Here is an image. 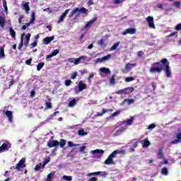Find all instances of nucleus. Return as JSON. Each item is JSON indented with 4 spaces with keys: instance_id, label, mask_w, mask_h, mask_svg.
I'll return each mask as SVG.
<instances>
[{
    "instance_id": "obj_41",
    "label": "nucleus",
    "mask_w": 181,
    "mask_h": 181,
    "mask_svg": "<svg viewBox=\"0 0 181 181\" xmlns=\"http://www.w3.org/2000/svg\"><path fill=\"white\" fill-rule=\"evenodd\" d=\"M62 179H64V180L71 181L73 180V177L69 175H64L62 177Z\"/></svg>"
},
{
    "instance_id": "obj_5",
    "label": "nucleus",
    "mask_w": 181,
    "mask_h": 181,
    "mask_svg": "<svg viewBox=\"0 0 181 181\" xmlns=\"http://www.w3.org/2000/svg\"><path fill=\"white\" fill-rule=\"evenodd\" d=\"M135 89L134 88V87H128L124 89H122L116 91V94H125V95H128V94H131V93H133V91Z\"/></svg>"
},
{
    "instance_id": "obj_58",
    "label": "nucleus",
    "mask_w": 181,
    "mask_h": 181,
    "mask_svg": "<svg viewBox=\"0 0 181 181\" xmlns=\"http://www.w3.org/2000/svg\"><path fill=\"white\" fill-rule=\"evenodd\" d=\"M46 181H52V173L47 175Z\"/></svg>"
},
{
    "instance_id": "obj_54",
    "label": "nucleus",
    "mask_w": 181,
    "mask_h": 181,
    "mask_svg": "<svg viewBox=\"0 0 181 181\" xmlns=\"http://www.w3.org/2000/svg\"><path fill=\"white\" fill-rule=\"evenodd\" d=\"M175 30H181V23L177 24V25L175 27Z\"/></svg>"
},
{
    "instance_id": "obj_34",
    "label": "nucleus",
    "mask_w": 181,
    "mask_h": 181,
    "mask_svg": "<svg viewBox=\"0 0 181 181\" xmlns=\"http://www.w3.org/2000/svg\"><path fill=\"white\" fill-rule=\"evenodd\" d=\"M68 146L69 148H74L76 146H80V144H74L73 141H68Z\"/></svg>"
},
{
    "instance_id": "obj_64",
    "label": "nucleus",
    "mask_w": 181,
    "mask_h": 181,
    "mask_svg": "<svg viewBox=\"0 0 181 181\" xmlns=\"http://www.w3.org/2000/svg\"><path fill=\"white\" fill-rule=\"evenodd\" d=\"M177 139L178 141H181V132L177 134Z\"/></svg>"
},
{
    "instance_id": "obj_8",
    "label": "nucleus",
    "mask_w": 181,
    "mask_h": 181,
    "mask_svg": "<svg viewBox=\"0 0 181 181\" xmlns=\"http://www.w3.org/2000/svg\"><path fill=\"white\" fill-rule=\"evenodd\" d=\"M135 33H136V29L131 28H127L124 31L122 32V35H123V36H125V35H135Z\"/></svg>"
},
{
    "instance_id": "obj_1",
    "label": "nucleus",
    "mask_w": 181,
    "mask_h": 181,
    "mask_svg": "<svg viewBox=\"0 0 181 181\" xmlns=\"http://www.w3.org/2000/svg\"><path fill=\"white\" fill-rule=\"evenodd\" d=\"M163 70H165L166 77L169 78L172 76V70H170L169 62L166 58L153 63L151 69H149V73H151V74H155V73L160 74V72Z\"/></svg>"
},
{
    "instance_id": "obj_18",
    "label": "nucleus",
    "mask_w": 181,
    "mask_h": 181,
    "mask_svg": "<svg viewBox=\"0 0 181 181\" xmlns=\"http://www.w3.org/2000/svg\"><path fill=\"white\" fill-rule=\"evenodd\" d=\"M125 132V128L120 127L115 134L114 136H119V135L122 134Z\"/></svg>"
},
{
    "instance_id": "obj_10",
    "label": "nucleus",
    "mask_w": 181,
    "mask_h": 181,
    "mask_svg": "<svg viewBox=\"0 0 181 181\" xmlns=\"http://www.w3.org/2000/svg\"><path fill=\"white\" fill-rule=\"evenodd\" d=\"M146 21L148 23L149 28H151V29H155V23H153V17L148 16L146 18Z\"/></svg>"
},
{
    "instance_id": "obj_33",
    "label": "nucleus",
    "mask_w": 181,
    "mask_h": 181,
    "mask_svg": "<svg viewBox=\"0 0 181 181\" xmlns=\"http://www.w3.org/2000/svg\"><path fill=\"white\" fill-rule=\"evenodd\" d=\"M66 142L67 141L66 140H64V139H60V141L59 142V145L60 148H64Z\"/></svg>"
},
{
    "instance_id": "obj_24",
    "label": "nucleus",
    "mask_w": 181,
    "mask_h": 181,
    "mask_svg": "<svg viewBox=\"0 0 181 181\" xmlns=\"http://www.w3.org/2000/svg\"><path fill=\"white\" fill-rule=\"evenodd\" d=\"M122 124H125L127 126L132 125V124H134V117H131L129 119L125 120Z\"/></svg>"
},
{
    "instance_id": "obj_44",
    "label": "nucleus",
    "mask_w": 181,
    "mask_h": 181,
    "mask_svg": "<svg viewBox=\"0 0 181 181\" xmlns=\"http://www.w3.org/2000/svg\"><path fill=\"white\" fill-rule=\"evenodd\" d=\"M77 76H78V74L77 73V71H75L73 74H71V80H74L77 77Z\"/></svg>"
},
{
    "instance_id": "obj_50",
    "label": "nucleus",
    "mask_w": 181,
    "mask_h": 181,
    "mask_svg": "<svg viewBox=\"0 0 181 181\" xmlns=\"http://www.w3.org/2000/svg\"><path fill=\"white\" fill-rule=\"evenodd\" d=\"M65 86H66V87H69V86H71V80H70V79L66 80Z\"/></svg>"
},
{
    "instance_id": "obj_30",
    "label": "nucleus",
    "mask_w": 181,
    "mask_h": 181,
    "mask_svg": "<svg viewBox=\"0 0 181 181\" xmlns=\"http://www.w3.org/2000/svg\"><path fill=\"white\" fill-rule=\"evenodd\" d=\"M0 28H5V18L0 16Z\"/></svg>"
},
{
    "instance_id": "obj_31",
    "label": "nucleus",
    "mask_w": 181,
    "mask_h": 181,
    "mask_svg": "<svg viewBox=\"0 0 181 181\" xmlns=\"http://www.w3.org/2000/svg\"><path fill=\"white\" fill-rule=\"evenodd\" d=\"M121 111L122 110H117L116 112H113L109 117L110 119H111V118H114V117H117V115H119V114H121Z\"/></svg>"
},
{
    "instance_id": "obj_43",
    "label": "nucleus",
    "mask_w": 181,
    "mask_h": 181,
    "mask_svg": "<svg viewBox=\"0 0 181 181\" xmlns=\"http://www.w3.org/2000/svg\"><path fill=\"white\" fill-rule=\"evenodd\" d=\"M110 59H111V54H107L105 57H103L101 60L102 62H105V60H110Z\"/></svg>"
},
{
    "instance_id": "obj_42",
    "label": "nucleus",
    "mask_w": 181,
    "mask_h": 181,
    "mask_svg": "<svg viewBox=\"0 0 181 181\" xmlns=\"http://www.w3.org/2000/svg\"><path fill=\"white\" fill-rule=\"evenodd\" d=\"M42 165L43 164H42V163H40L39 164H37L35 167V170H36V172L39 171V170L41 169Z\"/></svg>"
},
{
    "instance_id": "obj_13",
    "label": "nucleus",
    "mask_w": 181,
    "mask_h": 181,
    "mask_svg": "<svg viewBox=\"0 0 181 181\" xmlns=\"http://www.w3.org/2000/svg\"><path fill=\"white\" fill-rule=\"evenodd\" d=\"M112 109H103L102 112H98L96 115H95V117H103V115L106 112H112Z\"/></svg>"
},
{
    "instance_id": "obj_12",
    "label": "nucleus",
    "mask_w": 181,
    "mask_h": 181,
    "mask_svg": "<svg viewBox=\"0 0 181 181\" xmlns=\"http://www.w3.org/2000/svg\"><path fill=\"white\" fill-rule=\"evenodd\" d=\"M78 92L81 93L83 90H86V88H87V84L84 83L83 81H80L78 85Z\"/></svg>"
},
{
    "instance_id": "obj_16",
    "label": "nucleus",
    "mask_w": 181,
    "mask_h": 181,
    "mask_svg": "<svg viewBox=\"0 0 181 181\" xmlns=\"http://www.w3.org/2000/svg\"><path fill=\"white\" fill-rule=\"evenodd\" d=\"M105 165H115V163L114 162V160L109 156L107 158L104 162Z\"/></svg>"
},
{
    "instance_id": "obj_59",
    "label": "nucleus",
    "mask_w": 181,
    "mask_h": 181,
    "mask_svg": "<svg viewBox=\"0 0 181 181\" xmlns=\"http://www.w3.org/2000/svg\"><path fill=\"white\" fill-rule=\"evenodd\" d=\"M25 39L28 42H30V33H28L25 36Z\"/></svg>"
},
{
    "instance_id": "obj_63",
    "label": "nucleus",
    "mask_w": 181,
    "mask_h": 181,
    "mask_svg": "<svg viewBox=\"0 0 181 181\" xmlns=\"http://www.w3.org/2000/svg\"><path fill=\"white\" fill-rule=\"evenodd\" d=\"M84 151H86V146H83L80 148V152H82L83 153H84Z\"/></svg>"
},
{
    "instance_id": "obj_6",
    "label": "nucleus",
    "mask_w": 181,
    "mask_h": 181,
    "mask_svg": "<svg viewBox=\"0 0 181 181\" xmlns=\"http://www.w3.org/2000/svg\"><path fill=\"white\" fill-rule=\"evenodd\" d=\"M23 168H26V158H23L16 165V170H21Z\"/></svg>"
},
{
    "instance_id": "obj_60",
    "label": "nucleus",
    "mask_w": 181,
    "mask_h": 181,
    "mask_svg": "<svg viewBox=\"0 0 181 181\" xmlns=\"http://www.w3.org/2000/svg\"><path fill=\"white\" fill-rule=\"evenodd\" d=\"M88 181H98V178H97L96 177H92L89 179Z\"/></svg>"
},
{
    "instance_id": "obj_9",
    "label": "nucleus",
    "mask_w": 181,
    "mask_h": 181,
    "mask_svg": "<svg viewBox=\"0 0 181 181\" xmlns=\"http://www.w3.org/2000/svg\"><path fill=\"white\" fill-rule=\"evenodd\" d=\"M98 18L95 17L92 19H90L89 21L87 22L86 25L84 27V29H86V30H88V29H90V28H91V26H93V23H94V22H95L97 21Z\"/></svg>"
},
{
    "instance_id": "obj_2",
    "label": "nucleus",
    "mask_w": 181,
    "mask_h": 181,
    "mask_svg": "<svg viewBox=\"0 0 181 181\" xmlns=\"http://www.w3.org/2000/svg\"><path fill=\"white\" fill-rule=\"evenodd\" d=\"M87 59V57L86 56H81L78 58L74 59V58H68L67 61L69 63H74L75 66H77V64H80V63H84L86 62V59Z\"/></svg>"
},
{
    "instance_id": "obj_15",
    "label": "nucleus",
    "mask_w": 181,
    "mask_h": 181,
    "mask_svg": "<svg viewBox=\"0 0 181 181\" xmlns=\"http://www.w3.org/2000/svg\"><path fill=\"white\" fill-rule=\"evenodd\" d=\"M5 115L6 117H8V121L10 122H12L13 121V115H12V111L11 110H7L5 112Z\"/></svg>"
},
{
    "instance_id": "obj_3",
    "label": "nucleus",
    "mask_w": 181,
    "mask_h": 181,
    "mask_svg": "<svg viewBox=\"0 0 181 181\" xmlns=\"http://www.w3.org/2000/svg\"><path fill=\"white\" fill-rule=\"evenodd\" d=\"M11 146L12 144L9 141H5L0 146V153L8 152V151L11 149Z\"/></svg>"
},
{
    "instance_id": "obj_48",
    "label": "nucleus",
    "mask_w": 181,
    "mask_h": 181,
    "mask_svg": "<svg viewBox=\"0 0 181 181\" xmlns=\"http://www.w3.org/2000/svg\"><path fill=\"white\" fill-rule=\"evenodd\" d=\"M75 104H76V99H73L69 102V107H74Z\"/></svg>"
},
{
    "instance_id": "obj_61",
    "label": "nucleus",
    "mask_w": 181,
    "mask_h": 181,
    "mask_svg": "<svg viewBox=\"0 0 181 181\" xmlns=\"http://www.w3.org/2000/svg\"><path fill=\"white\" fill-rule=\"evenodd\" d=\"M115 4L118 5L119 4H122V0H115Z\"/></svg>"
},
{
    "instance_id": "obj_35",
    "label": "nucleus",
    "mask_w": 181,
    "mask_h": 181,
    "mask_svg": "<svg viewBox=\"0 0 181 181\" xmlns=\"http://www.w3.org/2000/svg\"><path fill=\"white\" fill-rule=\"evenodd\" d=\"M45 66V63L44 62H40L37 65V71H40V70H42V69H43V66Z\"/></svg>"
},
{
    "instance_id": "obj_47",
    "label": "nucleus",
    "mask_w": 181,
    "mask_h": 181,
    "mask_svg": "<svg viewBox=\"0 0 181 181\" xmlns=\"http://www.w3.org/2000/svg\"><path fill=\"white\" fill-rule=\"evenodd\" d=\"M97 175H101V172L98 171V172L90 173L88 174V176H96Z\"/></svg>"
},
{
    "instance_id": "obj_20",
    "label": "nucleus",
    "mask_w": 181,
    "mask_h": 181,
    "mask_svg": "<svg viewBox=\"0 0 181 181\" xmlns=\"http://www.w3.org/2000/svg\"><path fill=\"white\" fill-rule=\"evenodd\" d=\"M141 144L143 148H148V146H149L151 145V141H149V140H148V139H145L144 141L142 140L141 141Z\"/></svg>"
},
{
    "instance_id": "obj_28",
    "label": "nucleus",
    "mask_w": 181,
    "mask_h": 181,
    "mask_svg": "<svg viewBox=\"0 0 181 181\" xmlns=\"http://www.w3.org/2000/svg\"><path fill=\"white\" fill-rule=\"evenodd\" d=\"M50 162V157H47L45 158L42 165V169H45V167L47 165V163Z\"/></svg>"
},
{
    "instance_id": "obj_37",
    "label": "nucleus",
    "mask_w": 181,
    "mask_h": 181,
    "mask_svg": "<svg viewBox=\"0 0 181 181\" xmlns=\"http://www.w3.org/2000/svg\"><path fill=\"white\" fill-rule=\"evenodd\" d=\"M78 135L80 136H84V135H87V132H84L83 129H81L78 130Z\"/></svg>"
},
{
    "instance_id": "obj_62",
    "label": "nucleus",
    "mask_w": 181,
    "mask_h": 181,
    "mask_svg": "<svg viewBox=\"0 0 181 181\" xmlns=\"http://www.w3.org/2000/svg\"><path fill=\"white\" fill-rule=\"evenodd\" d=\"M143 55H144V52H142V51H139L138 52V57H142Z\"/></svg>"
},
{
    "instance_id": "obj_21",
    "label": "nucleus",
    "mask_w": 181,
    "mask_h": 181,
    "mask_svg": "<svg viewBox=\"0 0 181 181\" xmlns=\"http://www.w3.org/2000/svg\"><path fill=\"white\" fill-rule=\"evenodd\" d=\"M100 73H103L104 74H110L111 71L109 68L103 67L100 69Z\"/></svg>"
},
{
    "instance_id": "obj_11",
    "label": "nucleus",
    "mask_w": 181,
    "mask_h": 181,
    "mask_svg": "<svg viewBox=\"0 0 181 181\" xmlns=\"http://www.w3.org/2000/svg\"><path fill=\"white\" fill-rule=\"evenodd\" d=\"M70 11V8L65 10V11L62 13V16H60L59 18L57 21V23H62L63 21H64V18H66L67 13H69V11Z\"/></svg>"
},
{
    "instance_id": "obj_32",
    "label": "nucleus",
    "mask_w": 181,
    "mask_h": 181,
    "mask_svg": "<svg viewBox=\"0 0 181 181\" xmlns=\"http://www.w3.org/2000/svg\"><path fill=\"white\" fill-rule=\"evenodd\" d=\"M161 174L164 175V176H168V175H169V170H168V168L166 167L162 168Z\"/></svg>"
},
{
    "instance_id": "obj_23",
    "label": "nucleus",
    "mask_w": 181,
    "mask_h": 181,
    "mask_svg": "<svg viewBox=\"0 0 181 181\" xmlns=\"http://www.w3.org/2000/svg\"><path fill=\"white\" fill-rule=\"evenodd\" d=\"M118 153H121V151H119V150H115L110 155H109V156L112 159H114V158L117 157V155H118Z\"/></svg>"
},
{
    "instance_id": "obj_14",
    "label": "nucleus",
    "mask_w": 181,
    "mask_h": 181,
    "mask_svg": "<svg viewBox=\"0 0 181 181\" xmlns=\"http://www.w3.org/2000/svg\"><path fill=\"white\" fill-rule=\"evenodd\" d=\"M59 141L57 140H52L47 142V146L49 148H53V146H57L59 145Z\"/></svg>"
},
{
    "instance_id": "obj_46",
    "label": "nucleus",
    "mask_w": 181,
    "mask_h": 181,
    "mask_svg": "<svg viewBox=\"0 0 181 181\" xmlns=\"http://www.w3.org/2000/svg\"><path fill=\"white\" fill-rule=\"evenodd\" d=\"M173 6H175V8H180L181 3H180V1H175V2L173 3Z\"/></svg>"
},
{
    "instance_id": "obj_36",
    "label": "nucleus",
    "mask_w": 181,
    "mask_h": 181,
    "mask_svg": "<svg viewBox=\"0 0 181 181\" xmlns=\"http://www.w3.org/2000/svg\"><path fill=\"white\" fill-rule=\"evenodd\" d=\"M123 103H128V105H131L135 103V100L134 99H124Z\"/></svg>"
},
{
    "instance_id": "obj_19",
    "label": "nucleus",
    "mask_w": 181,
    "mask_h": 181,
    "mask_svg": "<svg viewBox=\"0 0 181 181\" xmlns=\"http://www.w3.org/2000/svg\"><path fill=\"white\" fill-rule=\"evenodd\" d=\"M52 40H54V36L46 37L45 38H44L43 42H44L45 45H49V43H50V42H52Z\"/></svg>"
},
{
    "instance_id": "obj_55",
    "label": "nucleus",
    "mask_w": 181,
    "mask_h": 181,
    "mask_svg": "<svg viewBox=\"0 0 181 181\" xmlns=\"http://www.w3.org/2000/svg\"><path fill=\"white\" fill-rule=\"evenodd\" d=\"M25 64H27L28 66H30L32 64V58L26 60L25 61Z\"/></svg>"
},
{
    "instance_id": "obj_4",
    "label": "nucleus",
    "mask_w": 181,
    "mask_h": 181,
    "mask_svg": "<svg viewBox=\"0 0 181 181\" xmlns=\"http://www.w3.org/2000/svg\"><path fill=\"white\" fill-rule=\"evenodd\" d=\"M78 12H80V13H87V9L84 7L81 8H74L69 16V19L71 18L72 16H74V15H76V13Z\"/></svg>"
},
{
    "instance_id": "obj_25",
    "label": "nucleus",
    "mask_w": 181,
    "mask_h": 181,
    "mask_svg": "<svg viewBox=\"0 0 181 181\" xmlns=\"http://www.w3.org/2000/svg\"><path fill=\"white\" fill-rule=\"evenodd\" d=\"M24 36H25L24 33L21 35V42H20V44L18 47V50H22V47H23V37Z\"/></svg>"
},
{
    "instance_id": "obj_49",
    "label": "nucleus",
    "mask_w": 181,
    "mask_h": 181,
    "mask_svg": "<svg viewBox=\"0 0 181 181\" xmlns=\"http://www.w3.org/2000/svg\"><path fill=\"white\" fill-rule=\"evenodd\" d=\"M31 19H30V23L35 22V19H36V16L35 15V12H33L31 13Z\"/></svg>"
},
{
    "instance_id": "obj_7",
    "label": "nucleus",
    "mask_w": 181,
    "mask_h": 181,
    "mask_svg": "<svg viewBox=\"0 0 181 181\" xmlns=\"http://www.w3.org/2000/svg\"><path fill=\"white\" fill-rule=\"evenodd\" d=\"M136 66V64H131V63H127L124 67V69H122V73L123 74H128L131 70H132L133 67H135Z\"/></svg>"
},
{
    "instance_id": "obj_27",
    "label": "nucleus",
    "mask_w": 181,
    "mask_h": 181,
    "mask_svg": "<svg viewBox=\"0 0 181 181\" xmlns=\"http://www.w3.org/2000/svg\"><path fill=\"white\" fill-rule=\"evenodd\" d=\"M91 153H93V155H95L97 153L98 155H103L104 154V150L96 149V150L92 151Z\"/></svg>"
},
{
    "instance_id": "obj_38",
    "label": "nucleus",
    "mask_w": 181,
    "mask_h": 181,
    "mask_svg": "<svg viewBox=\"0 0 181 181\" xmlns=\"http://www.w3.org/2000/svg\"><path fill=\"white\" fill-rule=\"evenodd\" d=\"M119 46V42H117L115 43L112 47L110 48V51L112 52V50H117V47Z\"/></svg>"
},
{
    "instance_id": "obj_39",
    "label": "nucleus",
    "mask_w": 181,
    "mask_h": 181,
    "mask_svg": "<svg viewBox=\"0 0 181 181\" xmlns=\"http://www.w3.org/2000/svg\"><path fill=\"white\" fill-rule=\"evenodd\" d=\"M5 57V49L4 48L0 49V59Z\"/></svg>"
},
{
    "instance_id": "obj_51",
    "label": "nucleus",
    "mask_w": 181,
    "mask_h": 181,
    "mask_svg": "<svg viewBox=\"0 0 181 181\" xmlns=\"http://www.w3.org/2000/svg\"><path fill=\"white\" fill-rule=\"evenodd\" d=\"M54 57V56H57L59 54V49H54L52 51V53L51 54Z\"/></svg>"
},
{
    "instance_id": "obj_57",
    "label": "nucleus",
    "mask_w": 181,
    "mask_h": 181,
    "mask_svg": "<svg viewBox=\"0 0 181 181\" xmlns=\"http://www.w3.org/2000/svg\"><path fill=\"white\" fill-rule=\"evenodd\" d=\"M156 125H155V124H151L148 127V129H153V128H156Z\"/></svg>"
},
{
    "instance_id": "obj_45",
    "label": "nucleus",
    "mask_w": 181,
    "mask_h": 181,
    "mask_svg": "<svg viewBox=\"0 0 181 181\" xmlns=\"http://www.w3.org/2000/svg\"><path fill=\"white\" fill-rule=\"evenodd\" d=\"M110 84H115V75L112 76L110 80Z\"/></svg>"
},
{
    "instance_id": "obj_22",
    "label": "nucleus",
    "mask_w": 181,
    "mask_h": 181,
    "mask_svg": "<svg viewBox=\"0 0 181 181\" xmlns=\"http://www.w3.org/2000/svg\"><path fill=\"white\" fill-rule=\"evenodd\" d=\"M98 46H100L102 49H105V47H107V44L105 42H104V39H101L98 41Z\"/></svg>"
},
{
    "instance_id": "obj_17",
    "label": "nucleus",
    "mask_w": 181,
    "mask_h": 181,
    "mask_svg": "<svg viewBox=\"0 0 181 181\" xmlns=\"http://www.w3.org/2000/svg\"><path fill=\"white\" fill-rule=\"evenodd\" d=\"M157 156L158 159H163V158H165V155L163 154V148H160L158 149V152L157 153Z\"/></svg>"
},
{
    "instance_id": "obj_40",
    "label": "nucleus",
    "mask_w": 181,
    "mask_h": 181,
    "mask_svg": "<svg viewBox=\"0 0 181 181\" xmlns=\"http://www.w3.org/2000/svg\"><path fill=\"white\" fill-rule=\"evenodd\" d=\"M135 80V78L133 76H128L125 78L126 83H129L131 81H134Z\"/></svg>"
},
{
    "instance_id": "obj_29",
    "label": "nucleus",
    "mask_w": 181,
    "mask_h": 181,
    "mask_svg": "<svg viewBox=\"0 0 181 181\" xmlns=\"http://www.w3.org/2000/svg\"><path fill=\"white\" fill-rule=\"evenodd\" d=\"M9 32H10V35L11 36V37H13L15 39L16 37V33L13 30V28H12V27L10 28Z\"/></svg>"
},
{
    "instance_id": "obj_52",
    "label": "nucleus",
    "mask_w": 181,
    "mask_h": 181,
    "mask_svg": "<svg viewBox=\"0 0 181 181\" xmlns=\"http://www.w3.org/2000/svg\"><path fill=\"white\" fill-rule=\"evenodd\" d=\"M45 105H46V108H47V109L52 108V103L51 102H46Z\"/></svg>"
},
{
    "instance_id": "obj_56",
    "label": "nucleus",
    "mask_w": 181,
    "mask_h": 181,
    "mask_svg": "<svg viewBox=\"0 0 181 181\" xmlns=\"http://www.w3.org/2000/svg\"><path fill=\"white\" fill-rule=\"evenodd\" d=\"M151 87H152L153 90L155 91V90H156V82H152Z\"/></svg>"
},
{
    "instance_id": "obj_26",
    "label": "nucleus",
    "mask_w": 181,
    "mask_h": 181,
    "mask_svg": "<svg viewBox=\"0 0 181 181\" xmlns=\"http://www.w3.org/2000/svg\"><path fill=\"white\" fill-rule=\"evenodd\" d=\"M23 9H25L26 13H29V11H30V7L29 6V2L25 3L23 4Z\"/></svg>"
},
{
    "instance_id": "obj_53",
    "label": "nucleus",
    "mask_w": 181,
    "mask_h": 181,
    "mask_svg": "<svg viewBox=\"0 0 181 181\" xmlns=\"http://www.w3.org/2000/svg\"><path fill=\"white\" fill-rule=\"evenodd\" d=\"M30 48L33 49V47H36L37 46V41H34L31 45H30Z\"/></svg>"
}]
</instances>
